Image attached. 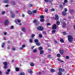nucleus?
<instances>
[{"label":"nucleus","instance_id":"c756f323","mask_svg":"<svg viewBox=\"0 0 75 75\" xmlns=\"http://www.w3.org/2000/svg\"><path fill=\"white\" fill-rule=\"evenodd\" d=\"M4 45H5V43H4V42H2L1 47L3 48H4Z\"/></svg>","mask_w":75,"mask_h":75},{"label":"nucleus","instance_id":"7ed1b4c3","mask_svg":"<svg viewBox=\"0 0 75 75\" xmlns=\"http://www.w3.org/2000/svg\"><path fill=\"white\" fill-rule=\"evenodd\" d=\"M38 29L39 31H43L44 30V28L41 26H38Z\"/></svg>","mask_w":75,"mask_h":75},{"label":"nucleus","instance_id":"6e6d98bb","mask_svg":"<svg viewBox=\"0 0 75 75\" xmlns=\"http://www.w3.org/2000/svg\"><path fill=\"white\" fill-rule=\"evenodd\" d=\"M54 42L55 43H56V44H57V43H58V42H57V40L54 41Z\"/></svg>","mask_w":75,"mask_h":75},{"label":"nucleus","instance_id":"f8f14e48","mask_svg":"<svg viewBox=\"0 0 75 75\" xmlns=\"http://www.w3.org/2000/svg\"><path fill=\"white\" fill-rule=\"evenodd\" d=\"M66 25H67L66 23H63L62 28H65L66 27Z\"/></svg>","mask_w":75,"mask_h":75},{"label":"nucleus","instance_id":"09e8293b","mask_svg":"<svg viewBox=\"0 0 75 75\" xmlns=\"http://www.w3.org/2000/svg\"><path fill=\"white\" fill-rule=\"evenodd\" d=\"M32 37H35V35L34 34H32L31 35Z\"/></svg>","mask_w":75,"mask_h":75},{"label":"nucleus","instance_id":"5701e85b","mask_svg":"<svg viewBox=\"0 0 75 75\" xmlns=\"http://www.w3.org/2000/svg\"><path fill=\"white\" fill-rule=\"evenodd\" d=\"M43 48H42V47H38V49L40 51H42V50H43Z\"/></svg>","mask_w":75,"mask_h":75},{"label":"nucleus","instance_id":"4be33fe9","mask_svg":"<svg viewBox=\"0 0 75 75\" xmlns=\"http://www.w3.org/2000/svg\"><path fill=\"white\" fill-rule=\"evenodd\" d=\"M16 71H20V69L18 67H17L15 68Z\"/></svg>","mask_w":75,"mask_h":75},{"label":"nucleus","instance_id":"3c124183","mask_svg":"<svg viewBox=\"0 0 75 75\" xmlns=\"http://www.w3.org/2000/svg\"><path fill=\"white\" fill-rule=\"evenodd\" d=\"M11 42H10V41H8L7 43H8V44H11Z\"/></svg>","mask_w":75,"mask_h":75},{"label":"nucleus","instance_id":"6e6552de","mask_svg":"<svg viewBox=\"0 0 75 75\" xmlns=\"http://www.w3.org/2000/svg\"><path fill=\"white\" fill-rule=\"evenodd\" d=\"M10 3L12 5H13V6H14L16 5V3L14 2L13 1H11L10 2Z\"/></svg>","mask_w":75,"mask_h":75},{"label":"nucleus","instance_id":"2eb2a0df","mask_svg":"<svg viewBox=\"0 0 75 75\" xmlns=\"http://www.w3.org/2000/svg\"><path fill=\"white\" fill-rule=\"evenodd\" d=\"M59 52L60 54H61V55H63V54H64V51L62 50H60L59 51Z\"/></svg>","mask_w":75,"mask_h":75},{"label":"nucleus","instance_id":"aec40b11","mask_svg":"<svg viewBox=\"0 0 75 75\" xmlns=\"http://www.w3.org/2000/svg\"><path fill=\"white\" fill-rule=\"evenodd\" d=\"M34 65H35L34 64V63H33V62L31 63L30 64V65L31 67H34Z\"/></svg>","mask_w":75,"mask_h":75},{"label":"nucleus","instance_id":"393cba45","mask_svg":"<svg viewBox=\"0 0 75 75\" xmlns=\"http://www.w3.org/2000/svg\"><path fill=\"white\" fill-rule=\"evenodd\" d=\"M57 59L58 61H60L61 62H64V61L61 60L60 59H59V58H58Z\"/></svg>","mask_w":75,"mask_h":75},{"label":"nucleus","instance_id":"72a5a7b5","mask_svg":"<svg viewBox=\"0 0 75 75\" xmlns=\"http://www.w3.org/2000/svg\"><path fill=\"white\" fill-rule=\"evenodd\" d=\"M25 74L24 72H22L19 74V75H25Z\"/></svg>","mask_w":75,"mask_h":75},{"label":"nucleus","instance_id":"f704fd0d","mask_svg":"<svg viewBox=\"0 0 75 75\" xmlns=\"http://www.w3.org/2000/svg\"><path fill=\"white\" fill-rule=\"evenodd\" d=\"M55 32H56V30H53L52 31V33L53 34H54Z\"/></svg>","mask_w":75,"mask_h":75},{"label":"nucleus","instance_id":"0e129e2a","mask_svg":"<svg viewBox=\"0 0 75 75\" xmlns=\"http://www.w3.org/2000/svg\"><path fill=\"white\" fill-rule=\"evenodd\" d=\"M18 23H20V22H21V20H20L18 19Z\"/></svg>","mask_w":75,"mask_h":75},{"label":"nucleus","instance_id":"ea45409f","mask_svg":"<svg viewBox=\"0 0 75 75\" xmlns=\"http://www.w3.org/2000/svg\"><path fill=\"white\" fill-rule=\"evenodd\" d=\"M48 10L47 9V8H45V12H46V13H47L48 12Z\"/></svg>","mask_w":75,"mask_h":75},{"label":"nucleus","instance_id":"f03ea898","mask_svg":"<svg viewBox=\"0 0 75 75\" xmlns=\"http://www.w3.org/2000/svg\"><path fill=\"white\" fill-rule=\"evenodd\" d=\"M3 64L4 66V68L5 69H6L8 68L7 67V64H8V63L7 62H4L3 63Z\"/></svg>","mask_w":75,"mask_h":75},{"label":"nucleus","instance_id":"1a4fd4ad","mask_svg":"<svg viewBox=\"0 0 75 75\" xmlns=\"http://www.w3.org/2000/svg\"><path fill=\"white\" fill-rule=\"evenodd\" d=\"M28 72L29 74H33V71H32V70L30 69H28Z\"/></svg>","mask_w":75,"mask_h":75},{"label":"nucleus","instance_id":"a19ab883","mask_svg":"<svg viewBox=\"0 0 75 75\" xmlns=\"http://www.w3.org/2000/svg\"><path fill=\"white\" fill-rule=\"evenodd\" d=\"M63 33L64 35H67V33H66V32H63Z\"/></svg>","mask_w":75,"mask_h":75},{"label":"nucleus","instance_id":"e2e57ef3","mask_svg":"<svg viewBox=\"0 0 75 75\" xmlns=\"http://www.w3.org/2000/svg\"><path fill=\"white\" fill-rule=\"evenodd\" d=\"M12 49L13 51H14V50H16V48H12Z\"/></svg>","mask_w":75,"mask_h":75},{"label":"nucleus","instance_id":"f257e3e1","mask_svg":"<svg viewBox=\"0 0 75 75\" xmlns=\"http://www.w3.org/2000/svg\"><path fill=\"white\" fill-rule=\"evenodd\" d=\"M68 41L69 42H72L73 41V37L71 35H69L68 36Z\"/></svg>","mask_w":75,"mask_h":75},{"label":"nucleus","instance_id":"6ab92c4d","mask_svg":"<svg viewBox=\"0 0 75 75\" xmlns=\"http://www.w3.org/2000/svg\"><path fill=\"white\" fill-rule=\"evenodd\" d=\"M39 37L40 38H42V34H39Z\"/></svg>","mask_w":75,"mask_h":75},{"label":"nucleus","instance_id":"9d476101","mask_svg":"<svg viewBox=\"0 0 75 75\" xmlns=\"http://www.w3.org/2000/svg\"><path fill=\"white\" fill-rule=\"evenodd\" d=\"M22 30L24 32V33H25L26 32V29L25 28H22Z\"/></svg>","mask_w":75,"mask_h":75},{"label":"nucleus","instance_id":"2f4dec72","mask_svg":"<svg viewBox=\"0 0 75 75\" xmlns=\"http://www.w3.org/2000/svg\"><path fill=\"white\" fill-rule=\"evenodd\" d=\"M33 52L34 53H35V52H37V49H35V50H33Z\"/></svg>","mask_w":75,"mask_h":75},{"label":"nucleus","instance_id":"a878e982","mask_svg":"<svg viewBox=\"0 0 75 75\" xmlns=\"http://www.w3.org/2000/svg\"><path fill=\"white\" fill-rule=\"evenodd\" d=\"M32 13H34V14H35V13H37V10H33L32 11Z\"/></svg>","mask_w":75,"mask_h":75},{"label":"nucleus","instance_id":"0eeeda50","mask_svg":"<svg viewBox=\"0 0 75 75\" xmlns=\"http://www.w3.org/2000/svg\"><path fill=\"white\" fill-rule=\"evenodd\" d=\"M57 25L54 24L52 27V29L53 30H56L57 29Z\"/></svg>","mask_w":75,"mask_h":75},{"label":"nucleus","instance_id":"20e7f679","mask_svg":"<svg viewBox=\"0 0 75 75\" xmlns=\"http://www.w3.org/2000/svg\"><path fill=\"white\" fill-rule=\"evenodd\" d=\"M9 22L8 20L7 19L5 21L4 24L5 25H8Z\"/></svg>","mask_w":75,"mask_h":75},{"label":"nucleus","instance_id":"c9c22d12","mask_svg":"<svg viewBox=\"0 0 75 75\" xmlns=\"http://www.w3.org/2000/svg\"><path fill=\"white\" fill-rule=\"evenodd\" d=\"M60 41L61 42H64V40L62 39H61Z\"/></svg>","mask_w":75,"mask_h":75},{"label":"nucleus","instance_id":"bb28decb","mask_svg":"<svg viewBox=\"0 0 75 75\" xmlns=\"http://www.w3.org/2000/svg\"><path fill=\"white\" fill-rule=\"evenodd\" d=\"M28 14H32V12L30 11H28Z\"/></svg>","mask_w":75,"mask_h":75},{"label":"nucleus","instance_id":"37998d69","mask_svg":"<svg viewBox=\"0 0 75 75\" xmlns=\"http://www.w3.org/2000/svg\"><path fill=\"white\" fill-rule=\"evenodd\" d=\"M29 6L30 7H32V6H33L32 4H30L29 5Z\"/></svg>","mask_w":75,"mask_h":75},{"label":"nucleus","instance_id":"4c0bfd02","mask_svg":"<svg viewBox=\"0 0 75 75\" xmlns=\"http://www.w3.org/2000/svg\"><path fill=\"white\" fill-rule=\"evenodd\" d=\"M61 57V54H57V57Z\"/></svg>","mask_w":75,"mask_h":75},{"label":"nucleus","instance_id":"774afa93","mask_svg":"<svg viewBox=\"0 0 75 75\" xmlns=\"http://www.w3.org/2000/svg\"><path fill=\"white\" fill-rule=\"evenodd\" d=\"M4 35H7V33L4 32Z\"/></svg>","mask_w":75,"mask_h":75},{"label":"nucleus","instance_id":"864d4df0","mask_svg":"<svg viewBox=\"0 0 75 75\" xmlns=\"http://www.w3.org/2000/svg\"><path fill=\"white\" fill-rule=\"evenodd\" d=\"M5 13V12L4 11H3L2 12V14L3 15Z\"/></svg>","mask_w":75,"mask_h":75},{"label":"nucleus","instance_id":"dca6fc26","mask_svg":"<svg viewBox=\"0 0 75 75\" xmlns=\"http://www.w3.org/2000/svg\"><path fill=\"white\" fill-rule=\"evenodd\" d=\"M44 52V50H40V54H41V55L43 54Z\"/></svg>","mask_w":75,"mask_h":75},{"label":"nucleus","instance_id":"680f3d73","mask_svg":"<svg viewBox=\"0 0 75 75\" xmlns=\"http://www.w3.org/2000/svg\"><path fill=\"white\" fill-rule=\"evenodd\" d=\"M43 34H46L47 33H46V32H45L43 31Z\"/></svg>","mask_w":75,"mask_h":75},{"label":"nucleus","instance_id":"473e14b6","mask_svg":"<svg viewBox=\"0 0 75 75\" xmlns=\"http://www.w3.org/2000/svg\"><path fill=\"white\" fill-rule=\"evenodd\" d=\"M50 71L52 72H55V70L54 69H52L50 70Z\"/></svg>","mask_w":75,"mask_h":75},{"label":"nucleus","instance_id":"338daca9","mask_svg":"<svg viewBox=\"0 0 75 75\" xmlns=\"http://www.w3.org/2000/svg\"><path fill=\"white\" fill-rule=\"evenodd\" d=\"M3 39H4V40H6V38L5 37H4L3 38Z\"/></svg>","mask_w":75,"mask_h":75},{"label":"nucleus","instance_id":"412c9836","mask_svg":"<svg viewBox=\"0 0 75 75\" xmlns=\"http://www.w3.org/2000/svg\"><path fill=\"white\" fill-rule=\"evenodd\" d=\"M12 18H14L15 17V14L13 13H12V15L11 16Z\"/></svg>","mask_w":75,"mask_h":75},{"label":"nucleus","instance_id":"603ef678","mask_svg":"<svg viewBox=\"0 0 75 75\" xmlns=\"http://www.w3.org/2000/svg\"><path fill=\"white\" fill-rule=\"evenodd\" d=\"M64 2L65 3H67L68 2V0H64Z\"/></svg>","mask_w":75,"mask_h":75},{"label":"nucleus","instance_id":"8fccbe9b","mask_svg":"<svg viewBox=\"0 0 75 75\" xmlns=\"http://www.w3.org/2000/svg\"><path fill=\"white\" fill-rule=\"evenodd\" d=\"M33 42V41H32V39H30L29 40V42H30L31 43Z\"/></svg>","mask_w":75,"mask_h":75},{"label":"nucleus","instance_id":"49530a36","mask_svg":"<svg viewBox=\"0 0 75 75\" xmlns=\"http://www.w3.org/2000/svg\"><path fill=\"white\" fill-rule=\"evenodd\" d=\"M47 50H48V51H49L50 52H51V51H52V50L51 49H48Z\"/></svg>","mask_w":75,"mask_h":75},{"label":"nucleus","instance_id":"13d9d810","mask_svg":"<svg viewBox=\"0 0 75 75\" xmlns=\"http://www.w3.org/2000/svg\"><path fill=\"white\" fill-rule=\"evenodd\" d=\"M34 46H32L31 47V50H34Z\"/></svg>","mask_w":75,"mask_h":75},{"label":"nucleus","instance_id":"4468645a","mask_svg":"<svg viewBox=\"0 0 75 75\" xmlns=\"http://www.w3.org/2000/svg\"><path fill=\"white\" fill-rule=\"evenodd\" d=\"M34 41L35 42H36V45H38V39H35Z\"/></svg>","mask_w":75,"mask_h":75},{"label":"nucleus","instance_id":"e433bc0d","mask_svg":"<svg viewBox=\"0 0 75 75\" xmlns=\"http://www.w3.org/2000/svg\"><path fill=\"white\" fill-rule=\"evenodd\" d=\"M62 68H59V72H61V71H62Z\"/></svg>","mask_w":75,"mask_h":75},{"label":"nucleus","instance_id":"c03bdc74","mask_svg":"<svg viewBox=\"0 0 75 75\" xmlns=\"http://www.w3.org/2000/svg\"><path fill=\"white\" fill-rule=\"evenodd\" d=\"M47 26H48V25H51V24H50V23H47Z\"/></svg>","mask_w":75,"mask_h":75},{"label":"nucleus","instance_id":"7c9ffc66","mask_svg":"<svg viewBox=\"0 0 75 75\" xmlns=\"http://www.w3.org/2000/svg\"><path fill=\"white\" fill-rule=\"evenodd\" d=\"M41 22H44L45 21L44 19V18H41L40 20Z\"/></svg>","mask_w":75,"mask_h":75},{"label":"nucleus","instance_id":"5fc2aeb1","mask_svg":"<svg viewBox=\"0 0 75 75\" xmlns=\"http://www.w3.org/2000/svg\"><path fill=\"white\" fill-rule=\"evenodd\" d=\"M66 59H69V56H67L66 57Z\"/></svg>","mask_w":75,"mask_h":75},{"label":"nucleus","instance_id":"c85d7f7f","mask_svg":"<svg viewBox=\"0 0 75 75\" xmlns=\"http://www.w3.org/2000/svg\"><path fill=\"white\" fill-rule=\"evenodd\" d=\"M59 24H60V22L59 21H57L56 22V24L57 25H59Z\"/></svg>","mask_w":75,"mask_h":75},{"label":"nucleus","instance_id":"a18cd8bd","mask_svg":"<svg viewBox=\"0 0 75 75\" xmlns=\"http://www.w3.org/2000/svg\"><path fill=\"white\" fill-rule=\"evenodd\" d=\"M52 11H55V9L53 8L51 9Z\"/></svg>","mask_w":75,"mask_h":75},{"label":"nucleus","instance_id":"cd10ccee","mask_svg":"<svg viewBox=\"0 0 75 75\" xmlns=\"http://www.w3.org/2000/svg\"><path fill=\"white\" fill-rule=\"evenodd\" d=\"M58 75H62V73L61 72V71H59L58 73Z\"/></svg>","mask_w":75,"mask_h":75},{"label":"nucleus","instance_id":"052dcab7","mask_svg":"<svg viewBox=\"0 0 75 75\" xmlns=\"http://www.w3.org/2000/svg\"><path fill=\"white\" fill-rule=\"evenodd\" d=\"M13 28H14V26H12L11 27V29H13Z\"/></svg>","mask_w":75,"mask_h":75},{"label":"nucleus","instance_id":"39448f33","mask_svg":"<svg viewBox=\"0 0 75 75\" xmlns=\"http://www.w3.org/2000/svg\"><path fill=\"white\" fill-rule=\"evenodd\" d=\"M33 23H35V25L36 26L38 25V21H37V20H34L33 21Z\"/></svg>","mask_w":75,"mask_h":75},{"label":"nucleus","instance_id":"bf43d9fd","mask_svg":"<svg viewBox=\"0 0 75 75\" xmlns=\"http://www.w3.org/2000/svg\"><path fill=\"white\" fill-rule=\"evenodd\" d=\"M52 20H55V17H52Z\"/></svg>","mask_w":75,"mask_h":75},{"label":"nucleus","instance_id":"a211bd4d","mask_svg":"<svg viewBox=\"0 0 75 75\" xmlns=\"http://www.w3.org/2000/svg\"><path fill=\"white\" fill-rule=\"evenodd\" d=\"M59 8H62V10L63 8V6H62V5L60 4L59 5Z\"/></svg>","mask_w":75,"mask_h":75},{"label":"nucleus","instance_id":"69168bd1","mask_svg":"<svg viewBox=\"0 0 75 75\" xmlns=\"http://www.w3.org/2000/svg\"><path fill=\"white\" fill-rule=\"evenodd\" d=\"M22 16L23 17H24L25 16V15H24V14L23 13L22 14Z\"/></svg>","mask_w":75,"mask_h":75},{"label":"nucleus","instance_id":"9b49d317","mask_svg":"<svg viewBox=\"0 0 75 75\" xmlns=\"http://www.w3.org/2000/svg\"><path fill=\"white\" fill-rule=\"evenodd\" d=\"M62 13L63 16H66L67 14V13H66V12L65 11L62 12Z\"/></svg>","mask_w":75,"mask_h":75},{"label":"nucleus","instance_id":"58836bf2","mask_svg":"<svg viewBox=\"0 0 75 75\" xmlns=\"http://www.w3.org/2000/svg\"><path fill=\"white\" fill-rule=\"evenodd\" d=\"M40 17L41 18H44V16L43 15L41 16Z\"/></svg>","mask_w":75,"mask_h":75},{"label":"nucleus","instance_id":"b1692460","mask_svg":"<svg viewBox=\"0 0 75 75\" xmlns=\"http://www.w3.org/2000/svg\"><path fill=\"white\" fill-rule=\"evenodd\" d=\"M8 0H3V2L4 3H8Z\"/></svg>","mask_w":75,"mask_h":75},{"label":"nucleus","instance_id":"4d7b16f0","mask_svg":"<svg viewBox=\"0 0 75 75\" xmlns=\"http://www.w3.org/2000/svg\"><path fill=\"white\" fill-rule=\"evenodd\" d=\"M25 47V45H23L22 46V48H24Z\"/></svg>","mask_w":75,"mask_h":75},{"label":"nucleus","instance_id":"de8ad7c7","mask_svg":"<svg viewBox=\"0 0 75 75\" xmlns=\"http://www.w3.org/2000/svg\"><path fill=\"white\" fill-rule=\"evenodd\" d=\"M38 46H39V45H40L41 44V43L40 42H38Z\"/></svg>","mask_w":75,"mask_h":75},{"label":"nucleus","instance_id":"79ce46f5","mask_svg":"<svg viewBox=\"0 0 75 75\" xmlns=\"http://www.w3.org/2000/svg\"><path fill=\"white\" fill-rule=\"evenodd\" d=\"M67 11H68V9L67 8H64V12H67Z\"/></svg>","mask_w":75,"mask_h":75},{"label":"nucleus","instance_id":"ddd939ff","mask_svg":"<svg viewBox=\"0 0 75 75\" xmlns=\"http://www.w3.org/2000/svg\"><path fill=\"white\" fill-rule=\"evenodd\" d=\"M70 11L71 13L73 14V13H74V12L75 11H74V10H73V9H70Z\"/></svg>","mask_w":75,"mask_h":75},{"label":"nucleus","instance_id":"f3484780","mask_svg":"<svg viewBox=\"0 0 75 75\" xmlns=\"http://www.w3.org/2000/svg\"><path fill=\"white\" fill-rule=\"evenodd\" d=\"M60 23H61V24H64V21L63 19H61L60 20Z\"/></svg>","mask_w":75,"mask_h":75},{"label":"nucleus","instance_id":"423d86ee","mask_svg":"<svg viewBox=\"0 0 75 75\" xmlns=\"http://www.w3.org/2000/svg\"><path fill=\"white\" fill-rule=\"evenodd\" d=\"M55 20L56 21H58L59 20V16H58V15L56 14L55 15Z\"/></svg>","mask_w":75,"mask_h":75}]
</instances>
